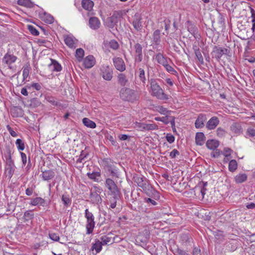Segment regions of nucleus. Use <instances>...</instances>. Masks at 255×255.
<instances>
[{
    "mask_svg": "<svg viewBox=\"0 0 255 255\" xmlns=\"http://www.w3.org/2000/svg\"><path fill=\"white\" fill-rule=\"evenodd\" d=\"M206 120V117L205 115L200 114L198 116L197 119L195 123V127L196 128H202L203 127L204 122Z\"/></svg>",
    "mask_w": 255,
    "mask_h": 255,
    "instance_id": "aec40b11",
    "label": "nucleus"
},
{
    "mask_svg": "<svg viewBox=\"0 0 255 255\" xmlns=\"http://www.w3.org/2000/svg\"><path fill=\"white\" fill-rule=\"evenodd\" d=\"M84 55V51L82 48H78L76 51L75 56L78 61H81Z\"/></svg>",
    "mask_w": 255,
    "mask_h": 255,
    "instance_id": "ea45409f",
    "label": "nucleus"
},
{
    "mask_svg": "<svg viewBox=\"0 0 255 255\" xmlns=\"http://www.w3.org/2000/svg\"><path fill=\"white\" fill-rule=\"evenodd\" d=\"M101 74L103 79L107 81H111L113 78V69L108 65H104L100 68Z\"/></svg>",
    "mask_w": 255,
    "mask_h": 255,
    "instance_id": "423d86ee",
    "label": "nucleus"
},
{
    "mask_svg": "<svg viewBox=\"0 0 255 255\" xmlns=\"http://www.w3.org/2000/svg\"><path fill=\"white\" fill-rule=\"evenodd\" d=\"M62 201L63 202L64 206L66 208L69 207L71 204V200L69 198L68 195L63 194L61 197Z\"/></svg>",
    "mask_w": 255,
    "mask_h": 255,
    "instance_id": "f704fd0d",
    "label": "nucleus"
},
{
    "mask_svg": "<svg viewBox=\"0 0 255 255\" xmlns=\"http://www.w3.org/2000/svg\"><path fill=\"white\" fill-rule=\"evenodd\" d=\"M132 126L134 128H136L137 130L143 131L144 127V123H141L138 122H135L133 123Z\"/></svg>",
    "mask_w": 255,
    "mask_h": 255,
    "instance_id": "37998d69",
    "label": "nucleus"
},
{
    "mask_svg": "<svg viewBox=\"0 0 255 255\" xmlns=\"http://www.w3.org/2000/svg\"><path fill=\"white\" fill-rule=\"evenodd\" d=\"M87 176L90 179L97 182L99 181V178L101 176V174L99 172H89L87 173Z\"/></svg>",
    "mask_w": 255,
    "mask_h": 255,
    "instance_id": "c9c22d12",
    "label": "nucleus"
},
{
    "mask_svg": "<svg viewBox=\"0 0 255 255\" xmlns=\"http://www.w3.org/2000/svg\"><path fill=\"white\" fill-rule=\"evenodd\" d=\"M20 155H21V158L22 164L24 166V165H25V164L26 163V161H27L26 155L25 154V153H24L23 152H20Z\"/></svg>",
    "mask_w": 255,
    "mask_h": 255,
    "instance_id": "338daca9",
    "label": "nucleus"
},
{
    "mask_svg": "<svg viewBox=\"0 0 255 255\" xmlns=\"http://www.w3.org/2000/svg\"><path fill=\"white\" fill-rule=\"evenodd\" d=\"M226 132L225 130L220 127L217 129V134L219 137H223L225 135Z\"/></svg>",
    "mask_w": 255,
    "mask_h": 255,
    "instance_id": "6e6d98bb",
    "label": "nucleus"
},
{
    "mask_svg": "<svg viewBox=\"0 0 255 255\" xmlns=\"http://www.w3.org/2000/svg\"><path fill=\"white\" fill-rule=\"evenodd\" d=\"M110 48L113 49H117L119 47L118 43L115 40H111L109 43Z\"/></svg>",
    "mask_w": 255,
    "mask_h": 255,
    "instance_id": "13d9d810",
    "label": "nucleus"
},
{
    "mask_svg": "<svg viewBox=\"0 0 255 255\" xmlns=\"http://www.w3.org/2000/svg\"><path fill=\"white\" fill-rule=\"evenodd\" d=\"M232 151L233 150L231 148L228 147H225L224 148L222 154L224 156L230 157Z\"/></svg>",
    "mask_w": 255,
    "mask_h": 255,
    "instance_id": "864d4df0",
    "label": "nucleus"
},
{
    "mask_svg": "<svg viewBox=\"0 0 255 255\" xmlns=\"http://www.w3.org/2000/svg\"><path fill=\"white\" fill-rule=\"evenodd\" d=\"M17 4L27 7H31L33 6V3L30 0H18Z\"/></svg>",
    "mask_w": 255,
    "mask_h": 255,
    "instance_id": "4c0bfd02",
    "label": "nucleus"
},
{
    "mask_svg": "<svg viewBox=\"0 0 255 255\" xmlns=\"http://www.w3.org/2000/svg\"><path fill=\"white\" fill-rule=\"evenodd\" d=\"M6 158V165H14V162L11 158V153L9 150L7 152V155L5 156Z\"/></svg>",
    "mask_w": 255,
    "mask_h": 255,
    "instance_id": "09e8293b",
    "label": "nucleus"
},
{
    "mask_svg": "<svg viewBox=\"0 0 255 255\" xmlns=\"http://www.w3.org/2000/svg\"><path fill=\"white\" fill-rule=\"evenodd\" d=\"M155 60L159 64L162 65L163 66L168 63L167 59L160 53L156 55Z\"/></svg>",
    "mask_w": 255,
    "mask_h": 255,
    "instance_id": "c756f323",
    "label": "nucleus"
},
{
    "mask_svg": "<svg viewBox=\"0 0 255 255\" xmlns=\"http://www.w3.org/2000/svg\"><path fill=\"white\" fill-rule=\"evenodd\" d=\"M96 63V60L93 55H89L86 57L84 60L83 66L87 69H89L94 66Z\"/></svg>",
    "mask_w": 255,
    "mask_h": 255,
    "instance_id": "1a4fd4ad",
    "label": "nucleus"
},
{
    "mask_svg": "<svg viewBox=\"0 0 255 255\" xmlns=\"http://www.w3.org/2000/svg\"><path fill=\"white\" fill-rule=\"evenodd\" d=\"M103 189L100 186H93L90 190V199L94 204L101 203L102 199L100 194L102 192Z\"/></svg>",
    "mask_w": 255,
    "mask_h": 255,
    "instance_id": "39448f33",
    "label": "nucleus"
},
{
    "mask_svg": "<svg viewBox=\"0 0 255 255\" xmlns=\"http://www.w3.org/2000/svg\"><path fill=\"white\" fill-rule=\"evenodd\" d=\"M51 63L49 64V68L52 71L59 72L62 69L61 65L55 60L51 59Z\"/></svg>",
    "mask_w": 255,
    "mask_h": 255,
    "instance_id": "6ab92c4d",
    "label": "nucleus"
},
{
    "mask_svg": "<svg viewBox=\"0 0 255 255\" xmlns=\"http://www.w3.org/2000/svg\"><path fill=\"white\" fill-rule=\"evenodd\" d=\"M110 162H111V160L108 158L105 159L103 160V163L105 166H107L108 170L110 171L112 175L116 176L117 174V170L112 168V165L109 164Z\"/></svg>",
    "mask_w": 255,
    "mask_h": 255,
    "instance_id": "a878e982",
    "label": "nucleus"
},
{
    "mask_svg": "<svg viewBox=\"0 0 255 255\" xmlns=\"http://www.w3.org/2000/svg\"><path fill=\"white\" fill-rule=\"evenodd\" d=\"M247 177L246 173H239L234 177V180L236 183H242L247 180Z\"/></svg>",
    "mask_w": 255,
    "mask_h": 255,
    "instance_id": "cd10ccee",
    "label": "nucleus"
},
{
    "mask_svg": "<svg viewBox=\"0 0 255 255\" xmlns=\"http://www.w3.org/2000/svg\"><path fill=\"white\" fill-rule=\"evenodd\" d=\"M205 140V136L203 132H197L196 134L195 141L198 145L204 144Z\"/></svg>",
    "mask_w": 255,
    "mask_h": 255,
    "instance_id": "4be33fe9",
    "label": "nucleus"
},
{
    "mask_svg": "<svg viewBox=\"0 0 255 255\" xmlns=\"http://www.w3.org/2000/svg\"><path fill=\"white\" fill-rule=\"evenodd\" d=\"M103 246L102 243H101L99 240H96L95 243L92 244L91 250L92 251L95 250L96 251V253L98 254L101 251Z\"/></svg>",
    "mask_w": 255,
    "mask_h": 255,
    "instance_id": "393cba45",
    "label": "nucleus"
},
{
    "mask_svg": "<svg viewBox=\"0 0 255 255\" xmlns=\"http://www.w3.org/2000/svg\"><path fill=\"white\" fill-rule=\"evenodd\" d=\"M81 5L85 10L90 11L93 9L94 3L92 0H82Z\"/></svg>",
    "mask_w": 255,
    "mask_h": 255,
    "instance_id": "f3484780",
    "label": "nucleus"
},
{
    "mask_svg": "<svg viewBox=\"0 0 255 255\" xmlns=\"http://www.w3.org/2000/svg\"><path fill=\"white\" fill-rule=\"evenodd\" d=\"M134 181L143 190L149 189L150 187L147 180L145 177L135 176H134Z\"/></svg>",
    "mask_w": 255,
    "mask_h": 255,
    "instance_id": "0eeeda50",
    "label": "nucleus"
},
{
    "mask_svg": "<svg viewBox=\"0 0 255 255\" xmlns=\"http://www.w3.org/2000/svg\"><path fill=\"white\" fill-rule=\"evenodd\" d=\"M195 53L199 61L201 63H203V58L199 48L195 49Z\"/></svg>",
    "mask_w": 255,
    "mask_h": 255,
    "instance_id": "3c124183",
    "label": "nucleus"
},
{
    "mask_svg": "<svg viewBox=\"0 0 255 255\" xmlns=\"http://www.w3.org/2000/svg\"><path fill=\"white\" fill-rule=\"evenodd\" d=\"M65 44L71 48H75L77 42V39L73 36L67 35L64 38Z\"/></svg>",
    "mask_w": 255,
    "mask_h": 255,
    "instance_id": "ddd939ff",
    "label": "nucleus"
},
{
    "mask_svg": "<svg viewBox=\"0 0 255 255\" xmlns=\"http://www.w3.org/2000/svg\"><path fill=\"white\" fill-rule=\"evenodd\" d=\"M6 128L12 136L16 137L17 136V133L9 125L6 126Z\"/></svg>",
    "mask_w": 255,
    "mask_h": 255,
    "instance_id": "680f3d73",
    "label": "nucleus"
},
{
    "mask_svg": "<svg viewBox=\"0 0 255 255\" xmlns=\"http://www.w3.org/2000/svg\"><path fill=\"white\" fill-rule=\"evenodd\" d=\"M17 149L19 150H23L25 148L24 143L23 141L20 139H17L15 142Z\"/></svg>",
    "mask_w": 255,
    "mask_h": 255,
    "instance_id": "49530a36",
    "label": "nucleus"
},
{
    "mask_svg": "<svg viewBox=\"0 0 255 255\" xmlns=\"http://www.w3.org/2000/svg\"><path fill=\"white\" fill-rule=\"evenodd\" d=\"M219 146V142L215 139H210L206 142V146L208 148L214 150Z\"/></svg>",
    "mask_w": 255,
    "mask_h": 255,
    "instance_id": "c85d7f7f",
    "label": "nucleus"
},
{
    "mask_svg": "<svg viewBox=\"0 0 255 255\" xmlns=\"http://www.w3.org/2000/svg\"><path fill=\"white\" fill-rule=\"evenodd\" d=\"M27 27L28 30L30 31L31 34L34 36L39 35V31L35 28L34 26L31 25H27Z\"/></svg>",
    "mask_w": 255,
    "mask_h": 255,
    "instance_id": "c03bdc74",
    "label": "nucleus"
},
{
    "mask_svg": "<svg viewBox=\"0 0 255 255\" xmlns=\"http://www.w3.org/2000/svg\"><path fill=\"white\" fill-rule=\"evenodd\" d=\"M134 48L135 53V60L140 62L142 59V47L140 44L136 43L134 45Z\"/></svg>",
    "mask_w": 255,
    "mask_h": 255,
    "instance_id": "9d476101",
    "label": "nucleus"
},
{
    "mask_svg": "<svg viewBox=\"0 0 255 255\" xmlns=\"http://www.w3.org/2000/svg\"><path fill=\"white\" fill-rule=\"evenodd\" d=\"M192 254V255H201L200 248L198 247H194L193 249Z\"/></svg>",
    "mask_w": 255,
    "mask_h": 255,
    "instance_id": "e2e57ef3",
    "label": "nucleus"
},
{
    "mask_svg": "<svg viewBox=\"0 0 255 255\" xmlns=\"http://www.w3.org/2000/svg\"><path fill=\"white\" fill-rule=\"evenodd\" d=\"M45 200L41 197H36L31 200L30 205L32 206H42L45 205Z\"/></svg>",
    "mask_w": 255,
    "mask_h": 255,
    "instance_id": "b1692460",
    "label": "nucleus"
},
{
    "mask_svg": "<svg viewBox=\"0 0 255 255\" xmlns=\"http://www.w3.org/2000/svg\"><path fill=\"white\" fill-rule=\"evenodd\" d=\"M174 254V255H190L187 252L179 248L175 251Z\"/></svg>",
    "mask_w": 255,
    "mask_h": 255,
    "instance_id": "5fc2aeb1",
    "label": "nucleus"
},
{
    "mask_svg": "<svg viewBox=\"0 0 255 255\" xmlns=\"http://www.w3.org/2000/svg\"><path fill=\"white\" fill-rule=\"evenodd\" d=\"M102 245H108L112 244L114 242V240L112 237H110L108 235L103 236L100 238V240H99Z\"/></svg>",
    "mask_w": 255,
    "mask_h": 255,
    "instance_id": "5701e85b",
    "label": "nucleus"
},
{
    "mask_svg": "<svg viewBox=\"0 0 255 255\" xmlns=\"http://www.w3.org/2000/svg\"><path fill=\"white\" fill-rule=\"evenodd\" d=\"M138 77L144 85L145 84L146 81L145 72L144 69L141 68H139L138 69Z\"/></svg>",
    "mask_w": 255,
    "mask_h": 255,
    "instance_id": "a19ab883",
    "label": "nucleus"
},
{
    "mask_svg": "<svg viewBox=\"0 0 255 255\" xmlns=\"http://www.w3.org/2000/svg\"><path fill=\"white\" fill-rule=\"evenodd\" d=\"M219 120L216 117H213L207 122L206 128L210 130L213 129L219 125Z\"/></svg>",
    "mask_w": 255,
    "mask_h": 255,
    "instance_id": "4468645a",
    "label": "nucleus"
},
{
    "mask_svg": "<svg viewBox=\"0 0 255 255\" xmlns=\"http://www.w3.org/2000/svg\"><path fill=\"white\" fill-rule=\"evenodd\" d=\"M154 119L156 121H160L165 124H167L168 123V119L166 117H155Z\"/></svg>",
    "mask_w": 255,
    "mask_h": 255,
    "instance_id": "bf43d9fd",
    "label": "nucleus"
},
{
    "mask_svg": "<svg viewBox=\"0 0 255 255\" xmlns=\"http://www.w3.org/2000/svg\"><path fill=\"white\" fill-rule=\"evenodd\" d=\"M115 68L119 71L123 72L126 70V65L122 58L116 57L113 59Z\"/></svg>",
    "mask_w": 255,
    "mask_h": 255,
    "instance_id": "6e6552de",
    "label": "nucleus"
},
{
    "mask_svg": "<svg viewBox=\"0 0 255 255\" xmlns=\"http://www.w3.org/2000/svg\"><path fill=\"white\" fill-rule=\"evenodd\" d=\"M84 125L87 128H94L96 127V123L88 118H84L82 120Z\"/></svg>",
    "mask_w": 255,
    "mask_h": 255,
    "instance_id": "7c9ffc66",
    "label": "nucleus"
},
{
    "mask_svg": "<svg viewBox=\"0 0 255 255\" xmlns=\"http://www.w3.org/2000/svg\"><path fill=\"white\" fill-rule=\"evenodd\" d=\"M41 18V20L44 21L45 22H46L47 24H51L54 21V17H40Z\"/></svg>",
    "mask_w": 255,
    "mask_h": 255,
    "instance_id": "603ef678",
    "label": "nucleus"
},
{
    "mask_svg": "<svg viewBox=\"0 0 255 255\" xmlns=\"http://www.w3.org/2000/svg\"><path fill=\"white\" fill-rule=\"evenodd\" d=\"M105 186L109 191L111 195L115 199H118L120 198L121 192L117 184L111 178H107L105 180Z\"/></svg>",
    "mask_w": 255,
    "mask_h": 255,
    "instance_id": "20e7f679",
    "label": "nucleus"
},
{
    "mask_svg": "<svg viewBox=\"0 0 255 255\" xmlns=\"http://www.w3.org/2000/svg\"><path fill=\"white\" fill-rule=\"evenodd\" d=\"M15 170V166L14 165H6L5 172L9 178H11Z\"/></svg>",
    "mask_w": 255,
    "mask_h": 255,
    "instance_id": "2f4dec72",
    "label": "nucleus"
},
{
    "mask_svg": "<svg viewBox=\"0 0 255 255\" xmlns=\"http://www.w3.org/2000/svg\"><path fill=\"white\" fill-rule=\"evenodd\" d=\"M31 86L32 87V89H35L36 91H39L41 89V85L37 83H31Z\"/></svg>",
    "mask_w": 255,
    "mask_h": 255,
    "instance_id": "052dcab7",
    "label": "nucleus"
},
{
    "mask_svg": "<svg viewBox=\"0 0 255 255\" xmlns=\"http://www.w3.org/2000/svg\"><path fill=\"white\" fill-rule=\"evenodd\" d=\"M55 172L51 170H45L42 172L41 176L44 181H49L55 176Z\"/></svg>",
    "mask_w": 255,
    "mask_h": 255,
    "instance_id": "dca6fc26",
    "label": "nucleus"
},
{
    "mask_svg": "<svg viewBox=\"0 0 255 255\" xmlns=\"http://www.w3.org/2000/svg\"><path fill=\"white\" fill-rule=\"evenodd\" d=\"M238 164L236 160L232 159L229 163V170L232 172H234L237 168Z\"/></svg>",
    "mask_w": 255,
    "mask_h": 255,
    "instance_id": "e433bc0d",
    "label": "nucleus"
},
{
    "mask_svg": "<svg viewBox=\"0 0 255 255\" xmlns=\"http://www.w3.org/2000/svg\"><path fill=\"white\" fill-rule=\"evenodd\" d=\"M156 110L158 112L160 113L161 114H162L164 115H166L168 112V111L167 110V109L166 108L163 107V106L156 107Z\"/></svg>",
    "mask_w": 255,
    "mask_h": 255,
    "instance_id": "8fccbe9b",
    "label": "nucleus"
},
{
    "mask_svg": "<svg viewBox=\"0 0 255 255\" xmlns=\"http://www.w3.org/2000/svg\"><path fill=\"white\" fill-rule=\"evenodd\" d=\"M149 88L148 91L151 96L161 100H167L169 96L166 95L162 88L157 83V80L152 78L149 80Z\"/></svg>",
    "mask_w": 255,
    "mask_h": 255,
    "instance_id": "f257e3e1",
    "label": "nucleus"
},
{
    "mask_svg": "<svg viewBox=\"0 0 255 255\" xmlns=\"http://www.w3.org/2000/svg\"><path fill=\"white\" fill-rule=\"evenodd\" d=\"M179 154V152L176 149H174L170 153V156L171 158H175L177 155Z\"/></svg>",
    "mask_w": 255,
    "mask_h": 255,
    "instance_id": "774afa93",
    "label": "nucleus"
},
{
    "mask_svg": "<svg viewBox=\"0 0 255 255\" xmlns=\"http://www.w3.org/2000/svg\"><path fill=\"white\" fill-rule=\"evenodd\" d=\"M160 31L159 30H156L153 32V39L156 44H159L160 41Z\"/></svg>",
    "mask_w": 255,
    "mask_h": 255,
    "instance_id": "79ce46f5",
    "label": "nucleus"
},
{
    "mask_svg": "<svg viewBox=\"0 0 255 255\" xmlns=\"http://www.w3.org/2000/svg\"><path fill=\"white\" fill-rule=\"evenodd\" d=\"M30 66L29 64H27L25 65L22 68V76H23V81H25L26 80L27 77L29 76V71L30 70Z\"/></svg>",
    "mask_w": 255,
    "mask_h": 255,
    "instance_id": "473e14b6",
    "label": "nucleus"
},
{
    "mask_svg": "<svg viewBox=\"0 0 255 255\" xmlns=\"http://www.w3.org/2000/svg\"><path fill=\"white\" fill-rule=\"evenodd\" d=\"M49 238L53 241L58 242L60 238L59 235L55 233H51L49 234Z\"/></svg>",
    "mask_w": 255,
    "mask_h": 255,
    "instance_id": "4d7b16f0",
    "label": "nucleus"
},
{
    "mask_svg": "<svg viewBox=\"0 0 255 255\" xmlns=\"http://www.w3.org/2000/svg\"><path fill=\"white\" fill-rule=\"evenodd\" d=\"M89 25L92 29H98L101 26L100 20L97 17H90L89 20Z\"/></svg>",
    "mask_w": 255,
    "mask_h": 255,
    "instance_id": "f8f14e48",
    "label": "nucleus"
},
{
    "mask_svg": "<svg viewBox=\"0 0 255 255\" xmlns=\"http://www.w3.org/2000/svg\"><path fill=\"white\" fill-rule=\"evenodd\" d=\"M247 133L251 137L255 136V129L253 128H249L247 129Z\"/></svg>",
    "mask_w": 255,
    "mask_h": 255,
    "instance_id": "0e129e2a",
    "label": "nucleus"
},
{
    "mask_svg": "<svg viewBox=\"0 0 255 255\" xmlns=\"http://www.w3.org/2000/svg\"><path fill=\"white\" fill-rule=\"evenodd\" d=\"M17 59V57L9 53H6L2 59V62L6 64L8 67L11 68L10 65L14 63Z\"/></svg>",
    "mask_w": 255,
    "mask_h": 255,
    "instance_id": "9b49d317",
    "label": "nucleus"
},
{
    "mask_svg": "<svg viewBox=\"0 0 255 255\" xmlns=\"http://www.w3.org/2000/svg\"><path fill=\"white\" fill-rule=\"evenodd\" d=\"M117 17H103L104 24L110 28L114 26L117 22Z\"/></svg>",
    "mask_w": 255,
    "mask_h": 255,
    "instance_id": "2eb2a0df",
    "label": "nucleus"
},
{
    "mask_svg": "<svg viewBox=\"0 0 255 255\" xmlns=\"http://www.w3.org/2000/svg\"><path fill=\"white\" fill-rule=\"evenodd\" d=\"M85 217L86 219V234L89 235L93 233L95 227L96 222L95 221V217L93 214L90 212L88 209H86L85 210Z\"/></svg>",
    "mask_w": 255,
    "mask_h": 255,
    "instance_id": "7ed1b4c3",
    "label": "nucleus"
},
{
    "mask_svg": "<svg viewBox=\"0 0 255 255\" xmlns=\"http://www.w3.org/2000/svg\"><path fill=\"white\" fill-rule=\"evenodd\" d=\"M227 52L228 49L226 48L217 47H216L213 51L215 57L217 59H220L224 54H226L227 53Z\"/></svg>",
    "mask_w": 255,
    "mask_h": 255,
    "instance_id": "a211bd4d",
    "label": "nucleus"
},
{
    "mask_svg": "<svg viewBox=\"0 0 255 255\" xmlns=\"http://www.w3.org/2000/svg\"><path fill=\"white\" fill-rule=\"evenodd\" d=\"M34 217V214L31 210L26 211L23 216V218L25 220L28 221L32 219Z\"/></svg>",
    "mask_w": 255,
    "mask_h": 255,
    "instance_id": "a18cd8bd",
    "label": "nucleus"
},
{
    "mask_svg": "<svg viewBox=\"0 0 255 255\" xmlns=\"http://www.w3.org/2000/svg\"><path fill=\"white\" fill-rule=\"evenodd\" d=\"M140 17H135L133 20L129 19V21H132V25L134 28L137 31L141 30L142 27V22Z\"/></svg>",
    "mask_w": 255,
    "mask_h": 255,
    "instance_id": "412c9836",
    "label": "nucleus"
},
{
    "mask_svg": "<svg viewBox=\"0 0 255 255\" xmlns=\"http://www.w3.org/2000/svg\"><path fill=\"white\" fill-rule=\"evenodd\" d=\"M120 97L124 101L133 102L139 98V96L135 91L129 88H122L120 92Z\"/></svg>",
    "mask_w": 255,
    "mask_h": 255,
    "instance_id": "f03ea898",
    "label": "nucleus"
},
{
    "mask_svg": "<svg viewBox=\"0 0 255 255\" xmlns=\"http://www.w3.org/2000/svg\"><path fill=\"white\" fill-rule=\"evenodd\" d=\"M144 130H155L157 129L158 127L157 125H156L154 123L152 124H146L144 123Z\"/></svg>",
    "mask_w": 255,
    "mask_h": 255,
    "instance_id": "58836bf2",
    "label": "nucleus"
},
{
    "mask_svg": "<svg viewBox=\"0 0 255 255\" xmlns=\"http://www.w3.org/2000/svg\"><path fill=\"white\" fill-rule=\"evenodd\" d=\"M231 131L236 134H239L242 132V128L241 125L237 123H233L230 127Z\"/></svg>",
    "mask_w": 255,
    "mask_h": 255,
    "instance_id": "bb28decb",
    "label": "nucleus"
},
{
    "mask_svg": "<svg viewBox=\"0 0 255 255\" xmlns=\"http://www.w3.org/2000/svg\"><path fill=\"white\" fill-rule=\"evenodd\" d=\"M166 138L167 141L170 143L173 142L175 140L174 136L171 134H167V135L166 136Z\"/></svg>",
    "mask_w": 255,
    "mask_h": 255,
    "instance_id": "69168bd1",
    "label": "nucleus"
},
{
    "mask_svg": "<svg viewBox=\"0 0 255 255\" xmlns=\"http://www.w3.org/2000/svg\"><path fill=\"white\" fill-rule=\"evenodd\" d=\"M163 67L165 68L168 72L173 75H176L177 74L176 71L173 68V67L172 66L169 65L168 63Z\"/></svg>",
    "mask_w": 255,
    "mask_h": 255,
    "instance_id": "de8ad7c7",
    "label": "nucleus"
},
{
    "mask_svg": "<svg viewBox=\"0 0 255 255\" xmlns=\"http://www.w3.org/2000/svg\"><path fill=\"white\" fill-rule=\"evenodd\" d=\"M118 81L122 86H125L128 80L125 74L121 73L118 76Z\"/></svg>",
    "mask_w": 255,
    "mask_h": 255,
    "instance_id": "72a5a7b5",
    "label": "nucleus"
}]
</instances>
